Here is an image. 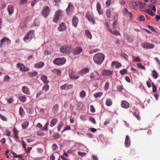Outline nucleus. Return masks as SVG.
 Instances as JSON below:
<instances>
[{"mask_svg": "<svg viewBox=\"0 0 160 160\" xmlns=\"http://www.w3.org/2000/svg\"><path fill=\"white\" fill-rule=\"evenodd\" d=\"M105 58V56L101 53L96 54L93 57V60L96 63L100 65L103 61Z\"/></svg>", "mask_w": 160, "mask_h": 160, "instance_id": "obj_1", "label": "nucleus"}, {"mask_svg": "<svg viewBox=\"0 0 160 160\" xmlns=\"http://www.w3.org/2000/svg\"><path fill=\"white\" fill-rule=\"evenodd\" d=\"M61 52L66 54H69L72 51L71 47L70 45H65L60 48V49Z\"/></svg>", "mask_w": 160, "mask_h": 160, "instance_id": "obj_2", "label": "nucleus"}, {"mask_svg": "<svg viewBox=\"0 0 160 160\" xmlns=\"http://www.w3.org/2000/svg\"><path fill=\"white\" fill-rule=\"evenodd\" d=\"M34 30L30 31L28 33H27L26 35L24 38V41L26 42H30L32 39L34 37Z\"/></svg>", "mask_w": 160, "mask_h": 160, "instance_id": "obj_3", "label": "nucleus"}, {"mask_svg": "<svg viewBox=\"0 0 160 160\" xmlns=\"http://www.w3.org/2000/svg\"><path fill=\"white\" fill-rule=\"evenodd\" d=\"M66 62V59L64 58H58L54 59L53 63L55 65L60 66L64 64Z\"/></svg>", "mask_w": 160, "mask_h": 160, "instance_id": "obj_4", "label": "nucleus"}, {"mask_svg": "<svg viewBox=\"0 0 160 160\" xmlns=\"http://www.w3.org/2000/svg\"><path fill=\"white\" fill-rule=\"evenodd\" d=\"M11 40L8 38L4 37L0 41V48H2L6 45H8L11 43Z\"/></svg>", "mask_w": 160, "mask_h": 160, "instance_id": "obj_5", "label": "nucleus"}, {"mask_svg": "<svg viewBox=\"0 0 160 160\" xmlns=\"http://www.w3.org/2000/svg\"><path fill=\"white\" fill-rule=\"evenodd\" d=\"M17 68L18 69L19 71L26 72L29 70L28 67H26L24 65L21 63H18L16 65Z\"/></svg>", "mask_w": 160, "mask_h": 160, "instance_id": "obj_6", "label": "nucleus"}, {"mask_svg": "<svg viewBox=\"0 0 160 160\" xmlns=\"http://www.w3.org/2000/svg\"><path fill=\"white\" fill-rule=\"evenodd\" d=\"M105 25L106 27V28L112 34L116 35V36H119L120 35V34L119 32L117 30H112L111 29L109 26V25L108 22H105Z\"/></svg>", "mask_w": 160, "mask_h": 160, "instance_id": "obj_7", "label": "nucleus"}, {"mask_svg": "<svg viewBox=\"0 0 160 160\" xmlns=\"http://www.w3.org/2000/svg\"><path fill=\"white\" fill-rule=\"evenodd\" d=\"M113 73V71L110 69H103L101 72L102 74L104 76H109Z\"/></svg>", "mask_w": 160, "mask_h": 160, "instance_id": "obj_8", "label": "nucleus"}, {"mask_svg": "<svg viewBox=\"0 0 160 160\" xmlns=\"http://www.w3.org/2000/svg\"><path fill=\"white\" fill-rule=\"evenodd\" d=\"M142 47L144 49H150L154 47V44L149 42H144L142 43Z\"/></svg>", "mask_w": 160, "mask_h": 160, "instance_id": "obj_9", "label": "nucleus"}, {"mask_svg": "<svg viewBox=\"0 0 160 160\" xmlns=\"http://www.w3.org/2000/svg\"><path fill=\"white\" fill-rule=\"evenodd\" d=\"M50 9L48 7H45L42 11V15L46 18L49 14Z\"/></svg>", "mask_w": 160, "mask_h": 160, "instance_id": "obj_10", "label": "nucleus"}, {"mask_svg": "<svg viewBox=\"0 0 160 160\" xmlns=\"http://www.w3.org/2000/svg\"><path fill=\"white\" fill-rule=\"evenodd\" d=\"M82 48L80 47H78L74 48L72 51V53L74 55H76L79 54L82 51Z\"/></svg>", "mask_w": 160, "mask_h": 160, "instance_id": "obj_11", "label": "nucleus"}, {"mask_svg": "<svg viewBox=\"0 0 160 160\" xmlns=\"http://www.w3.org/2000/svg\"><path fill=\"white\" fill-rule=\"evenodd\" d=\"M74 9V7L70 3L68 4V6L66 9L67 13L68 15H71L73 12Z\"/></svg>", "mask_w": 160, "mask_h": 160, "instance_id": "obj_12", "label": "nucleus"}, {"mask_svg": "<svg viewBox=\"0 0 160 160\" xmlns=\"http://www.w3.org/2000/svg\"><path fill=\"white\" fill-rule=\"evenodd\" d=\"M138 3L140 5V10L141 11L145 12V10H144V9L146 8L147 7V4L145 2L142 3L141 2H138Z\"/></svg>", "mask_w": 160, "mask_h": 160, "instance_id": "obj_13", "label": "nucleus"}, {"mask_svg": "<svg viewBox=\"0 0 160 160\" xmlns=\"http://www.w3.org/2000/svg\"><path fill=\"white\" fill-rule=\"evenodd\" d=\"M72 84L68 85L67 84H65L61 86L60 87V88L62 90H68L72 88Z\"/></svg>", "mask_w": 160, "mask_h": 160, "instance_id": "obj_14", "label": "nucleus"}, {"mask_svg": "<svg viewBox=\"0 0 160 160\" xmlns=\"http://www.w3.org/2000/svg\"><path fill=\"white\" fill-rule=\"evenodd\" d=\"M89 69L87 68H83L82 70H79L78 72V74L82 75L83 74H85L89 72Z\"/></svg>", "mask_w": 160, "mask_h": 160, "instance_id": "obj_15", "label": "nucleus"}, {"mask_svg": "<svg viewBox=\"0 0 160 160\" xmlns=\"http://www.w3.org/2000/svg\"><path fill=\"white\" fill-rule=\"evenodd\" d=\"M86 17L88 19L89 22H92L93 24L95 23V21L93 17L90 15L89 12L86 14Z\"/></svg>", "mask_w": 160, "mask_h": 160, "instance_id": "obj_16", "label": "nucleus"}, {"mask_svg": "<svg viewBox=\"0 0 160 160\" xmlns=\"http://www.w3.org/2000/svg\"><path fill=\"white\" fill-rule=\"evenodd\" d=\"M121 106L123 108L127 109L129 107V104L126 101L123 100L121 101Z\"/></svg>", "mask_w": 160, "mask_h": 160, "instance_id": "obj_17", "label": "nucleus"}, {"mask_svg": "<svg viewBox=\"0 0 160 160\" xmlns=\"http://www.w3.org/2000/svg\"><path fill=\"white\" fill-rule=\"evenodd\" d=\"M99 74L97 72L95 71L92 73L90 76L91 79H98V78Z\"/></svg>", "mask_w": 160, "mask_h": 160, "instance_id": "obj_18", "label": "nucleus"}, {"mask_svg": "<svg viewBox=\"0 0 160 160\" xmlns=\"http://www.w3.org/2000/svg\"><path fill=\"white\" fill-rule=\"evenodd\" d=\"M125 145L127 147H128L130 145V138L128 135H126L125 137Z\"/></svg>", "mask_w": 160, "mask_h": 160, "instance_id": "obj_19", "label": "nucleus"}, {"mask_svg": "<svg viewBox=\"0 0 160 160\" xmlns=\"http://www.w3.org/2000/svg\"><path fill=\"white\" fill-rule=\"evenodd\" d=\"M8 14L11 15L13 12L14 8L13 5H9L7 8Z\"/></svg>", "mask_w": 160, "mask_h": 160, "instance_id": "obj_20", "label": "nucleus"}, {"mask_svg": "<svg viewBox=\"0 0 160 160\" xmlns=\"http://www.w3.org/2000/svg\"><path fill=\"white\" fill-rule=\"evenodd\" d=\"M60 13L61 11H58L56 12L54 18L53 19V22H57V20L59 19Z\"/></svg>", "mask_w": 160, "mask_h": 160, "instance_id": "obj_21", "label": "nucleus"}, {"mask_svg": "<svg viewBox=\"0 0 160 160\" xmlns=\"http://www.w3.org/2000/svg\"><path fill=\"white\" fill-rule=\"evenodd\" d=\"M66 29V26L63 23H62L60 24L58 28V31L60 32L65 31Z\"/></svg>", "mask_w": 160, "mask_h": 160, "instance_id": "obj_22", "label": "nucleus"}, {"mask_svg": "<svg viewBox=\"0 0 160 160\" xmlns=\"http://www.w3.org/2000/svg\"><path fill=\"white\" fill-rule=\"evenodd\" d=\"M22 92L27 94V95H29L30 94V91L29 88H28L27 87L24 86L22 87Z\"/></svg>", "mask_w": 160, "mask_h": 160, "instance_id": "obj_23", "label": "nucleus"}, {"mask_svg": "<svg viewBox=\"0 0 160 160\" xmlns=\"http://www.w3.org/2000/svg\"><path fill=\"white\" fill-rule=\"evenodd\" d=\"M78 22V20L76 17H74L72 20V23L73 25L75 28L77 27Z\"/></svg>", "mask_w": 160, "mask_h": 160, "instance_id": "obj_24", "label": "nucleus"}, {"mask_svg": "<svg viewBox=\"0 0 160 160\" xmlns=\"http://www.w3.org/2000/svg\"><path fill=\"white\" fill-rule=\"evenodd\" d=\"M101 6L100 3H98L97 4V9L98 14L100 15L102 14L103 13V11L101 9Z\"/></svg>", "mask_w": 160, "mask_h": 160, "instance_id": "obj_25", "label": "nucleus"}, {"mask_svg": "<svg viewBox=\"0 0 160 160\" xmlns=\"http://www.w3.org/2000/svg\"><path fill=\"white\" fill-rule=\"evenodd\" d=\"M44 63L43 62H40L36 64L34 67L35 68H42L44 65Z\"/></svg>", "mask_w": 160, "mask_h": 160, "instance_id": "obj_26", "label": "nucleus"}, {"mask_svg": "<svg viewBox=\"0 0 160 160\" xmlns=\"http://www.w3.org/2000/svg\"><path fill=\"white\" fill-rule=\"evenodd\" d=\"M58 119L56 118H53L50 122V126L53 127L58 122Z\"/></svg>", "mask_w": 160, "mask_h": 160, "instance_id": "obj_27", "label": "nucleus"}, {"mask_svg": "<svg viewBox=\"0 0 160 160\" xmlns=\"http://www.w3.org/2000/svg\"><path fill=\"white\" fill-rule=\"evenodd\" d=\"M111 65L112 66H115V68H118L121 66V63L116 62V61H113L112 62L111 64Z\"/></svg>", "mask_w": 160, "mask_h": 160, "instance_id": "obj_28", "label": "nucleus"}, {"mask_svg": "<svg viewBox=\"0 0 160 160\" xmlns=\"http://www.w3.org/2000/svg\"><path fill=\"white\" fill-rule=\"evenodd\" d=\"M42 94L43 92L42 91L38 92L36 95V97L37 98H38L40 99H43L45 97V95H44L43 96H41V95H42Z\"/></svg>", "mask_w": 160, "mask_h": 160, "instance_id": "obj_29", "label": "nucleus"}, {"mask_svg": "<svg viewBox=\"0 0 160 160\" xmlns=\"http://www.w3.org/2000/svg\"><path fill=\"white\" fill-rule=\"evenodd\" d=\"M42 80L45 83H47L49 82V80L48 79V78L45 75H42L41 77Z\"/></svg>", "mask_w": 160, "mask_h": 160, "instance_id": "obj_30", "label": "nucleus"}, {"mask_svg": "<svg viewBox=\"0 0 160 160\" xmlns=\"http://www.w3.org/2000/svg\"><path fill=\"white\" fill-rule=\"evenodd\" d=\"M18 98L22 102H25L27 100V98L25 96H18Z\"/></svg>", "mask_w": 160, "mask_h": 160, "instance_id": "obj_31", "label": "nucleus"}, {"mask_svg": "<svg viewBox=\"0 0 160 160\" xmlns=\"http://www.w3.org/2000/svg\"><path fill=\"white\" fill-rule=\"evenodd\" d=\"M112 102L110 98H107L106 101V105L108 106H110L112 104Z\"/></svg>", "mask_w": 160, "mask_h": 160, "instance_id": "obj_32", "label": "nucleus"}, {"mask_svg": "<svg viewBox=\"0 0 160 160\" xmlns=\"http://www.w3.org/2000/svg\"><path fill=\"white\" fill-rule=\"evenodd\" d=\"M106 14L108 18H110L111 16V12L110 9H107L106 11Z\"/></svg>", "mask_w": 160, "mask_h": 160, "instance_id": "obj_33", "label": "nucleus"}, {"mask_svg": "<svg viewBox=\"0 0 160 160\" xmlns=\"http://www.w3.org/2000/svg\"><path fill=\"white\" fill-rule=\"evenodd\" d=\"M85 34L88 38L90 39H91L92 38V35L88 30H86L85 31Z\"/></svg>", "mask_w": 160, "mask_h": 160, "instance_id": "obj_34", "label": "nucleus"}, {"mask_svg": "<svg viewBox=\"0 0 160 160\" xmlns=\"http://www.w3.org/2000/svg\"><path fill=\"white\" fill-rule=\"evenodd\" d=\"M29 122L28 121L24 122L22 124V127L23 129H26L28 126Z\"/></svg>", "mask_w": 160, "mask_h": 160, "instance_id": "obj_35", "label": "nucleus"}, {"mask_svg": "<svg viewBox=\"0 0 160 160\" xmlns=\"http://www.w3.org/2000/svg\"><path fill=\"white\" fill-rule=\"evenodd\" d=\"M28 74L30 77H33L35 76L38 74V72L36 71H33V72H28Z\"/></svg>", "mask_w": 160, "mask_h": 160, "instance_id": "obj_36", "label": "nucleus"}, {"mask_svg": "<svg viewBox=\"0 0 160 160\" xmlns=\"http://www.w3.org/2000/svg\"><path fill=\"white\" fill-rule=\"evenodd\" d=\"M152 76L155 79L157 78L158 77V74L155 70L152 71Z\"/></svg>", "mask_w": 160, "mask_h": 160, "instance_id": "obj_37", "label": "nucleus"}, {"mask_svg": "<svg viewBox=\"0 0 160 160\" xmlns=\"http://www.w3.org/2000/svg\"><path fill=\"white\" fill-rule=\"evenodd\" d=\"M80 97L81 98H84L86 96V93L85 91L82 90L79 94Z\"/></svg>", "mask_w": 160, "mask_h": 160, "instance_id": "obj_38", "label": "nucleus"}, {"mask_svg": "<svg viewBox=\"0 0 160 160\" xmlns=\"http://www.w3.org/2000/svg\"><path fill=\"white\" fill-rule=\"evenodd\" d=\"M131 7L133 9L137 10V5L136 2H132L131 3Z\"/></svg>", "mask_w": 160, "mask_h": 160, "instance_id": "obj_39", "label": "nucleus"}, {"mask_svg": "<svg viewBox=\"0 0 160 160\" xmlns=\"http://www.w3.org/2000/svg\"><path fill=\"white\" fill-rule=\"evenodd\" d=\"M49 88V86L48 84L47 83L44 84L42 88V89L43 90L46 92L48 91Z\"/></svg>", "mask_w": 160, "mask_h": 160, "instance_id": "obj_40", "label": "nucleus"}, {"mask_svg": "<svg viewBox=\"0 0 160 160\" xmlns=\"http://www.w3.org/2000/svg\"><path fill=\"white\" fill-rule=\"evenodd\" d=\"M34 23L35 26H38L40 24V20L38 18H35L34 21Z\"/></svg>", "mask_w": 160, "mask_h": 160, "instance_id": "obj_41", "label": "nucleus"}, {"mask_svg": "<svg viewBox=\"0 0 160 160\" xmlns=\"http://www.w3.org/2000/svg\"><path fill=\"white\" fill-rule=\"evenodd\" d=\"M69 77L71 79H77L79 78V76L70 73L69 74Z\"/></svg>", "mask_w": 160, "mask_h": 160, "instance_id": "obj_42", "label": "nucleus"}, {"mask_svg": "<svg viewBox=\"0 0 160 160\" xmlns=\"http://www.w3.org/2000/svg\"><path fill=\"white\" fill-rule=\"evenodd\" d=\"M133 114L138 120H140V117L138 112H134Z\"/></svg>", "mask_w": 160, "mask_h": 160, "instance_id": "obj_43", "label": "nucleus"}, {"mask_svg": "<svg viewBox=\"0 0 160 160\" xmlns=\"http://www.w3.org/2000/svg\"><path fill=\"white\" fill-rule=\"evenodd\" d=\"M102 94V93L101 92H99L94 94L93 96L95 98L99 97L101 96Z\"/></svg>", "mask_w": 160, "mask_h": 160, "instance_id": "obj_44", "label": "nucleus"}, {"mask_svg": "<svg viewBox=\"0 0 160 160\" xmlns=\"http://www.w3.org/2000/svg\"><path fill=\"white\" fill-rule=\"evenodd\" d=\"M19 113L21 116H22L24 114V110L22 107H20L19 108Z\"/></svg>", "mask_w": 160, "mask_h": 160, "instance_id": "obj_45", "label": "nucleus"}, {"mask_svg": "<svg viewBox=\"0 0 160 160\" xmlns=\"http://www.w3.org/2000/svg\"><path fill=\"white\" fill-rule=\"evenodd\" d=\"M148 7L149 8H152L151 10L153 11L154 12H155L156 11V7L154 5L150 4L149 5Z\"/></svg>", "mask_w": 160, "mask_h": 160, "instance_id": "obj_46", "label": "nucleus"}, {"mask_svg": "<svg viewBox=\"0 0 160 160\" xmlns=\"http://www.w3.org/2000/svg\"><path fill=\"white\" fill-rule=\"evenodd\" d=\"M53 72L54 73L58 75H60L61 73V71L58 69H54L53 70Z\"/></svg>", "mask_w": 160, "mask_h": 160, "instance_id": "obj_47", "label": "nucleus"}, {"mask_svg": "<svg viewBox=\"0 0 160 160\" xmlns=\"http://www.w3.org/2000/svg\"><path fill=\"white\" fill-rule=\"evenodd\" d=\"M120 55L121 57H123L124 59L127 60H128V56L125 53L123 52H121L120 53Z\"/></svg>", "mask_w": 160, "mask_h": 160, "instance_id": "obj_48", "label": "nucleus"}, {"mask_svg": "<svg viewBox=\"0 0 160 160\" xmlns=\"http://www.w3.org/2000/svg\"><path fill=\"white\" fill-rule=\"evenodd\" d=\"M49 125V123L48 122H47L46 123L45 125L44 126L43 128H42V130L43 131H46L48 129V126Z\"/></svg>", "mask_w": 160, "mask_h": 160, "instance_id": "obj_49", "label": "nucleus"}, {"mask_svg": "<svg viewBox=\"0 0 160 160\" xmlns=\"http://www.w3.org/2000/svg\"><path fill=\"white\" fill-rule=\"evenodd\" d=\"M145 11L147 13L149 14L151 16H153L154 15V13L153 12H150V9H146Z\"/></svg>", "mask_w": 160, "mask_h": 160, "instance_id": "obj_50", "label": "nucleus"}, {"mask_svg": "<svg viewBox=\"0 0 160 160\" xmlns=\"http://www.w3.org/2000/svg\"><path fill=\"white\" fill-rule=\"evenodd\" d=\"M137 67L140 68L142 69H143L144 70H145L146 68H145L141 64V63H137Z\"/></svg>", "mask_w": 160, "mask_h": 160, "instance_id": "obj_51", "label": "nucleus"}, {"mask_svg": "<svg viewBox=\"0 0 160 160\" xmlns=\"http://www.w3.org/2000/svg\"><path fill=\"white\" fill-rule=\"evenodd\" d=\"M133 61L136 62H139L140 61V59L138 56L134 57L133 59Z\"/></svg>", "mask_w": 160, "mask_h": 160, "instance_id": "obj_52", "label": "nucleus"}, {"mask_svg": "<svg viewBox=\"0 0 160 160\" xmlns=\"http://www.w3.org/2000/svg\"><path fill=\"white\" fill-rule=\"evenodd\" d=\"M89 120L94 124H96V122L95 119L93 118H89Z\"/></svg>", "mask_w": 160, "mask_h": 160, "instance_id": "obj_53", "label": "nucleus"}, {"mask_svg": "<svg viewBox=\"0 0 160 160\" xmlns=\"http://www.w3.org/2000/svg\"><path fill=\"white\" fill-rule=\"evenodd\" d=\"M7 102L9 103H12L13 101V98H10L8 99H6Z\"/></svg>", "mask_w": 160, "mask_h": 160, "instance_id": "obj_54", "label": "nucleus"}, {"mask_svg": "<svg viewBox=\"0 0 160 160\" xmlns=\"http://www.w3.org/2000/svg\"><path fill=\"white\" fill-rule=\"evenodd\" d=\"M109 86V83L108 81H107L105 84L104 86V89L105 90H107L108 89Z\"/></svg>", "mask_w": 160, "mask_h": 160, "instance_id": "obj_55", "label": "nucleus"}, {"mask_svg": "<svg viewBox=\"0 0 160 160\" xmlns=\"http://www.w3.org/2000/svg\"><path fill=\"white\" fill-rule=\"evenodd\" d=\"M127 70L125 69H123L120 71V73L122 75H124L127 73Z\"/></svg>", "mask_w": 160, "mask_h": 160, "instance_id": "obj_56", "label": "nucleus"}, {"mask_svg": "<svg viewBox=\"0 0 160 160\" xmlns=\"http://www.w3.org/2000/svg\"><path fill=\"white\" fill-rule=\"evenodd\" d=\"M0 118L3 121H7V119L4 116H3L1 114H0Z\"/></svg>", "mask_w": 160, "mask_h": 160, "instance_id": "obj_57", "label": "nucleus"}, {"mask_svg": "<svg viewBox=\"0 0 160 160\" xmlns=\"http://www.w3.org/2000/svg\"><path fill=\"white\" fill-rule=\"evenodd\" d=\"M58 104H56L53 107V110L55 111H57L58 109Z\"/></svg>", "mask_w": 160, "mask_h": 160, "instance_id": "obj_58", "label": "nucleus"}, {"mask_svg": "<svg viewBox=\"0 0 160 160\" xmlns=\"http://www.w3.org/2000/svg\"><path fill=\"white\" fill-rule=\"evenodd\" d=\"M90 111L92 112H94L95 111V109L94 107V106L92 105H91L90 106Z\"/></svg>", "mask_w": 160, "mask_h": 160, "instance_id": "obj_59", "label": "nucleus"}, {"mask_svg": "<svg viewBox=\"0 0 160 160\" xmlns=\"http://www.w3.org/2000/svg\"><path fill=\"white\" fill-rule=\"evenodd\" d=\"M78 154L81 157H83L86 155V153L84 152H78Z\"/></svg>", "mask_w": 160, "mask_h": 160, "instance_id": "obj_60", "label": "nucleus"}, {"mask_svg": "<svg viewBox=\"0 0 160 160\" xmlns=\"http://www.w3.org/2000/svg\"><path fill=\"white\" fill-rule=\"evenodd\" d=\"M58 148V146L56 144H54L52 145V149L54 151L56 150Z\"/></svg>", "mask_w": 160, "mask_h": 160, "instance_id": "obj_61", "label": "nucleus"}, {"mask_svg": "<svg viewBox=\"0 0 160 160\" xmlns=\"http://www.w3.org/2000/svg\"><path fill=\"white\" fill-rule=\"evenodd\" d=\"M152 91L154 92H155L157 91V88L156 86L153 83H152Z\"/></svg>", "mask_w": 160, "mask_h": 160, "instance_id": "obj_62", "label": "nucleus"}, {"mask_svg": "<svg viewBox=\"0 0 160 160\" xmlns=\"http://www.w3.org/2000/svg\"><path fill=\"white\" fill-rule=\"evenodd\" d=\"M10 79V77L8 75H7L4 77L3 80L4 81H8Z\"/></svg>", "mask_w": 160, "mask_h": 160, "instance_id": "obj_63", "label": "nucleus"}, {"mask_svg": "<svg viewBox=\"0 0 160 160\" xmlns=\"http://www.w3.org/2000/svg\"><path fill=\"white\" fill-rule=\"evenodd\" d=\"M139 20L140 21H144L145 20V18L143 15H140L139 17Z\"/></svg>", "mask_w": 160, "mask_h": 160, "instance_id": "obj_64", "label": "nucleus"}]
</instances>
